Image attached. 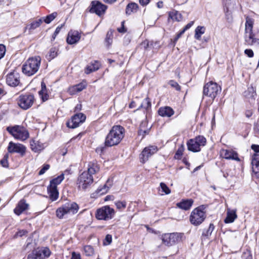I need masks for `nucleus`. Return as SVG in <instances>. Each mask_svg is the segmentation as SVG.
<instances>
[{
	"instance_id": "f257e3e1",
	"label": "nucleus",
	"mask_w": 259,
	"mask_h": 259,
	"mask_svg": "<svg viewBox=\"0 0 259 259\" xmlns=\"http://www.w3.org/2000/svg\"><path fill=\"white\" fill-rule=\"evenodd\" d=\"M124 133L125 129L123 126L120 125L113 126L105 138L104 146L101 147L97 150L100 149L101 152L103 153L106 147L117 145L124 138Z\"/></svg>"
},
{
	"instance_id": "f03ea898",
	"label": "nucleus",
	"mask_w": 259,
	"mask_h": 259,
	"mask_svg": "<svg viewBox=\"0 0 259 259\" xmlns=\"http://www.w3.org/2000/svg\"><path fill=\"white\" fill-rule=\"evenodd\" d=\"M100 167L97 161L90 162L87 171H84L77 179V184L79 189L85 190L93 183V175L99 172Z\"/></svg>"
},
{
	"instance_id": "7ed1b4c3",
	"label": "nucleus",
	"mask_w": 259,
	"mask_h": 259,
	"mask_svg": "<svg viewBox=\"0 0 259 259\" xmlns=\"http://www.w3.org/2000/svg\"><path fill=\"white\" fill-rule=\"evenodd\" d=\"M245 24V42L248 46L259 45V32L256 34L252 31L254 20L247 16Z\"/></svg>"
},
{
	"instance_id": "20e7f679",
	"label": "nucleus",
	"mask_w": 259,
	"mask_h": 259,
	"mask_svg": "<svg viewBox=\"0 0 259 259\" xmlns=\"http://www.w3.org/2000/svg\"><path fill=\"white\" fill-rule=\"evenodd\" d=\"M40 63L41 58L38 56L29 58L22 66L23 73L28 76L34 75L38 71Z\"/></svg>"
},
{
	"instance_id": "39448f33",
	"label": "nucleus",
	"mask_w": 259,
	"mask_h": 259,
	"mask_svg": "<svg viewBox=\"0 0 259 259\" xmlns=\"http://www.w3.org/2000/svg\"><path fill=\"white\" fill-rule=\"evenodd\" d=\"M206 206L204 205L195 208L190 216V221L194 226L200 225L206 218L205 212L204 210Z\"/></svg>"
},
{
	"instance_id": "423d86ee",
	"label": "nucleus",
	"mask_w": 259,
	"mask_h": 259,
	"mask_svg": "<svg viewBox=\"0 0 259 259\" xmlns=\"http://www.w3.org/2000/svg\"><path fill=\"white\" fill-rule=\"evenodd\" d=\"M7 131L12 135L15 139L25 141L29 137V132L23 126L15 125L14 126H8Z\"/></svg>"
},
{
	"instance_id": "0eeeda50",
	"label": "nucleus",
	"mask_w": 259,
	"mask_h": 259,
	"mask_svg": "<svg viewBox=\"0 0 259 259\" xmlns=\"http://www.w3.org/2000/svg\"><path fill=\"white\" fill-rule=\"evenodd\" d=\"M115 215V210L109 205L102 206L96 210V218L98 220L108 221L112 219Z\"/></svg>"
},
{
	"instance_id": "6e6552de",
	"label": "nucleus",
	"mask_w": 259,
	"mask_h": 259,
	"mask_svg": "<svg viewBox=\"0 0 259 259\" xmlns=\"http://www.w3.org/2000/svg\"><path fill=\"white\" fill-rule=\"evenodd\" d=\"M221 91V87L217 83L211 81L204 85L203 93V95L213 100Z\"/></svg>"
},
{
	"instance_id": "1a4fd4ad",
	"label": "nucleus",
	"mask_w": 259,
	"mask_h": 259,
	"mask_svg": "<svg viewBox=\"0 0 259 259\" xmlns=\"http://www.w3.org/2000/svg\"><path fill=\"white\" fill-rule=\"evenodd\" d=\"M184 236L182 233L164 234L162 236V243L168 246H172L180 242Z\"/></svg>"
},
{
	"instance_id": "9d476101",
	"label": "nucleus",
	"mask_w": 259,
	"mask_h": 259,
	"mask_svg": "<svg viewBox=\"0 0 259 259\" xmlns=\"http://www.w3.org/2000/svg\"><path fill=\"white\" fill-rule=\"evenodd\" d=\"M34 101V97L32 94H26L19 96L17 104L22 109L27 110L32 106Z\"/></svg>"
},
{
	"instance_id": "9b49d317",
	"label": "nucleus",
	"mask_w": 259,
	"mask_h": 259,
	"mask_svg": "<svg viewBox=\"0 0 259 259\" xmlns=\"http://www.w3.org/2000/svg\"><path fill=\"white\" fill-rule=\"evenodd\" d=\"M107 8V6L103 4L101 2L98 1H93L91 3L88 9L90 13H95L100 16L105 13Z\"/></svg>"
},
{
	"instance_id": "f8f14e48",
	"label": "nucleus",
	"mask_w": 259,
	"mask_h": 259,
	"mask_svg": "<svg viewBox=\"0 0 259 259\" xmlns=\"http://www.w3.org/2000/svg\"><path fill=\"white\" fill-rule=\"evenodd\" d=\"M86 116L82 113H78L72 116L71 119L66 122V126L70 128H75L78 127L80 123L85 121Z\"/></svg>"
},
{
	"instance_id": "ddd939ff",
	"label": "nucleus",
	"mask_w": 259,
	"mask_h": 259,
	"mask_svg": "<svg viewBox=\"0 0 259 259\" xmlns=\"http://www.w3.org/2000/svg\"><path fill=\"white\" fill-rule=\"evenodd\" d=\"M157 150V147L155 146L145 147L140 155V161L144 163L148 160L149 157L155 153Z\"/></svg>"
},
{
	"instance_id": "4468645a",
	"label": "nucleus",
	"mask_w": 259,
	"mask_h": 259,
	"mask_svg": "<svg viewBox=\"0 0 259 259\" xmlns=\"http://www.w3.org/2000/svg\"><path fill=\"white\" fill-rule=\"evenodd\" d=\"M8 151L10 153H17L23 156L26 152V147L21 144L10 142L8 147Z\"/></svg>"
},
{
	"instance_id": "2eb2a0df",
	"label": "nucleus",
	"mask_w": 259,
	"mask_h": 259,
	"mask_svg": "<svg viewBox=\"0 0 259 259\" xmlns=\"http://www.w3.org/2000/svg\"><path fill=\"white\" fill-rule=\"evenodd\" d=\"M6 82L11 87H16L20 83V75L16 71L11 72L7 74Z\"/></svg>"
},
{
	"instance_id": "dca6fc26",
	"label": "nucleus",
	"mask_w": 259,
	"mask_h": 259,
	"mask_svg": "<svg viewBox=\"0 0 259 259\" xmlns=\"http://www.w3.org/2000/svg\"><path fill=\"white\" fill-rule=\"evenodd\" d=\"M221 154L223 155V158L226 159L234 160L238 162L241 161L237 152L233 150L222 149Z\"/></svg>"
},
{
	"instance_id": "f3484780",
	"label": "nucleus",
	"mask_w": 259,
	"mask_h": 259,
	"mask_svg": "<svg viewBox=\"0 0 259 259\" xmlns=\"http://www.w3.org/2000/svg\"><path fill=\"white\" fill-rule=\"evenodd\" d=\"M29 207V204L26 203L24 199L20 200L16 207L14 209V212L17 215L21 214L25 210H27Z\"/></svg>"
},
{
	"instance_id": "a211bd4d",
	"label": "nucleus",
	"mask_w": 259,
	"mask_h": 259,
	"mask_svg": "<svg viewBox=\"0 0 259 259\" xmlns=\"http://www.w3.org/2000/svg\"><path fill=\"white\" fill-rule=\"evenodd\" d=\"M80 34L77 31H71L69 32L68 37L66 39L67 42L69 45H73L77 43L80 39Z\"/></svg>"
},
{
	"instance_id": "6ab92c4d",
	"label": "nucleus",
	"mask_w": 259,
	"mask_h": 259,
	"mask_svg": "<svg viewBox=\"0 0 259 259\" xmlns=\"http://www.w3.org/2000/svg\"><path fill=\"white\" fill-rule=\"evenodd\" d=\"M63 206L65 207L68 214L76 213L79 209L78 205L74 202H66Z\"/></svg>"
},
{
	"instance_id": "aec40b11",
	"label": "nucleus",
	"mask_w": 259,
	"mask_h": 259,
	"mask_svg": "<svg viewBox=\"0 0 259 259\" xmlns=\"http://www.w3.org/2000/svg\"><path fill=\"white\" fill-rule=\"evenodd\" d=\"M194 201L192 199H182L180 202L176 204L177 207L185 210H189Z\"/></svg>"
},
{
	"instance_id": "412c9836",
	"label": "nucleus",
	"mask_w": 259,
	"mask_h": 259,
	"mask_svg": "<svg viewBox=\"0 0 259 259\" xmlns=\"http://www.w3.org/2000/svg\"><path fill=\"white\" fill-rule=\"evenodd\" d=\"M158 114L162 117H171L174 114V110L170 107L164 106L160 107L158 110Z\"/></svg>"
},
{
	"instance_id": "4be33fe9",
	"label": "nucleus",
	"mask_w": 259,
	"mask_h": 259,
	"mask_svg": "<svg viewBox=\"0 0 259 259\" xmlns=\"http://www.w3.org/2000/svg\"><path fill=\"white\" fill-rule=\"evenodd\" d=\"M47 190L50 198L52 201H55L58 198L59 192L56 186L49 185Z\"/></svg>"
},
{
	"instance_id": "5701e85b",
	"label": "nucleus",
	"mask_w": 259,
	"mask_h": 259,
	"mask_svg": "<svg viewBox=\"0 0 259 259\" xmlns=\"http://www.w3.org/2000/svg\"><path fill=\"white\" fill-rule=\"evenodd\" d=\"M237 218L236 210H231L227 209V216L224 220V222L226 224L232 223L234 222L235 219Z\"/></svg>"
},
{
	"instance_id": "b1692460",
	"label": "nucleus",
	"mask_w": 259,
	"mask_h": 259,
	"mask_svg": "<svg viewBox=\"0 0 259 259\" xmlns=\"http://www.w3.org/2000/svg\"><path fill=\"white\" fill-rule=\"evenodd\" d=\"M251 169L254 177L259 179V157L257 158H251Z\"/></svg>"
},
{
	"instance_id": "393cba45",
	"label": "nucleus",
	"mask_w": 259,
	"mask_h": 259,
	"mask_svg": "<svg viewBox=\"0 0 259 259\" xmlns=\"http://www.w3.org/2000/svg\"><path fill=\"white\" fill-rule=\"evenodd\" d=\"M188 149L193 152H199L201 150L199 144L195 141L194 139H190L187 143Z\"/></svg>"
},
{
	"instance_id": "a878e982",
	"label": "nucleus",
	"mask_w": 259,
	"mask_h": 259,
	"mask_svg": "<svg viewBox=\"0 0 259 259\" xmlns=\"http://www.w3.org/2000/svg\"><path fill=\"white\" fill-rule=\"evenodd\" d=\"M30 145L31 150L35 152L40 151L44 148V144L42 143L39 141H35L34 140L30 141Z\"/></svg>"
},
{
	"instance_id": "bb28decb",
	"label": "nucleus",
	"mask_w": 259,
	"mask_h": 259,
	"mask_svg": "<svg viewBox=\"0 0 259 259\" xmlns=\"http://www.w3.org/2000/svg\"><path fill=\"white\" fill-rule=\"evenodd\" d=\"M139 6L137 4L135 3H129L126 7L125 13L126 15H130L132 13H136L137 12Z\"/></svg>"
},
{
	"instance_id": "cd10ccee",
	"label": "nucleus",
	"mask_w": 259,
	"mask_h": 259,
	"mask_svg": "<svg viewBox=\"0 0 259 259\" xmlns=\"http://www.w3.org/2000/svg\"><path fill=\"white\" fill-rule=\"evenodd\" d=\"M41 90L39 91L38 93L41 96L42 101L45 102L48 100L49 95L47 93L46 85L43 81L41 82Z\"/></svg>"
},
{
	"instance_id": "c85d7f7f",
	"label": "nucleus",
	"mask_w": 259,
	"mask_h": 259,
	"mask_svg": "<svg viewBox=\"0 0 259 259\" xmlns=\"http://www.w3.org/2000/svg\"><path fill=\"white\" fill-rule=\"evenodd\" d=\"M100 63L98 61H94L90 65L87 66L85 72L87 74H89L92 72L97 71L100 68Z\"/></svg>"
},
{
	"instance_id": "c756f323",
	"label": "nucleus",
	"mask_w": 259,
	"mask_h": 259,
	"mask_svg": "<svg viewBox=\"0 0 259 259\" xmlns=\"http://www.w3.org/2000/svg\"><path fill=\"white\" fill-rule=\"evenodd\" d=\"M182 16L181 13L176 11L170 12L168 15V19H171L173 21H180L181 20Z\"/></svg>"
},
{
	"instance_id": "7c9ffc66",
	"label": "nucleus",
	"mask_w": 259,
	"mask_h": 259,
	"mask_svg": "<svg viewBox=\"0 0 259 259\" xmlns=\"http://www.w3.org/2000/svg\"><path fill=\"white\" fill-rule=\"evenodd\" d=\"M205 28L204 26H198L195 30L194 37L197 40H200L201 35L204 33Z\"/></svg>"
},
{
	"instance_id": "2f4dec72",
	"label": "nucleus",
	"mask_w": 259,
	"mask_h": 259,
	"mask_svg": "<svg viewBox=\"0 0 259 259\" xmlns=\"http://www.w3.org/2000/svg\"><path fill=\"white\" fill-rule=\"evenodd\" d=\"M42 23V18H40L36 21H33L30 24L27 25L25 29H28L29 30H34L36 28L38 27Z\"/></svg>"
},
{
	"instance_id": "473e14b6",
	"label": "nucleus",
	"mask_w": 259,
	"mask_h": 259,
	"mask_svg": "<svg viewBox=\"0 0 259 259\" xmlns=\"http://www.w3.org/2000/svg\"><path fill=\"white\" fill-rule=\"evenodd\" d=\"M64 174H62L60 176L57 177L52 179L50 182V185L52 186H56L57 187V185L60 184L62 181L64 180Z\"/></svg>"
},
{
	"instance_id": "72a5a7b5",
	"label": "nucleus",
	"mask_w": 259,
	"mask_h": 259,
	"mask_svg": "<svg viewBox=\"0 0 259 259\" xmlns=\"http://www.w3.org/2000/svg\"><path fill=\"white\" fill-rule=\"evenodd\" d=\"M56 216L60 219H62L65 215L68 214L63 205L57 208L56 211Z\"/></svg>"
},
{
	"instance_id": "f704fd0d",
	"label": "nucleus",
	"mask_w": 259,
	"mask_h": 259,
	"mask_svg": "<svg viewBox=\"0 0 259 259\" xmlns=\"http://www.w3.org/2000/svg\"><path fill=\"white\" fill-rule=\"evenodd\" d=\"M214 229V226L213 224L210 223L209 224V227L207 229H204L203 230L202 233V236L205 237L207 238H209L211 234L212 231H213Z\"/></svg>"
},
{
	"instance_id": "c9c22d12",
	"label": "nucleus",
	"mask_w": 259,
	"mask_h": 259,
	"mask_svg": "<svg viewBox=\"0 0 259 259\" xmlns=\"http://www.w3.org/2000/svg\"><path fill=\"white\" fill-rule=\"evenodd\" d=\"M36 249L37 251L40 252L42 259L49 257L51 254V251L48 247H44L41 249L37 248Z\"/></svg>"
},
{
	"instance_id": "e433bc0d",
	"label": "nucleus",
	"mask_w": 259,
	"mask_h": 259,
	"mask_svg": "<svg viewBox=\"0 0 259 259\" xmlns=\"http://www.w3.org/2000/svg\"><path fill=\"white\" fill-rule=\"evenodd\" d=\"M27 259H42V257L40 252L37 251V249H34L28 254Z\"/></svg>"
},
{
	"instance_id": "4c0bfd02",
	"label": "nucleus",
	"mask_w": 259,
	"mask_h": 259,
	"mask_svg": "<svg viewBox=\"0 0 259 259\" xmlns=\"http://www.w3.org/2000/svg\"><path fill=\"white\" fill-rule=\"evenodd\" d=\"M151 104L150 99L148 97H147L143 101L140 106L137 109V110H140L141 108H144L147 110L151 108Z\"/></svg>"
},
{
	"instance_id": "58836bf2",
	"label": "nucleus",
	"mask_w": 259,
	"mask_h": 259,
	"mask_svg": "<svg viewBox=\"0 0 259 259\" xmlns=\"http://www.w3.org/2000/svg\"><path fill=\"white\" fill-rule=\"evenodd\" d=\"M57 56V52L55 48H52L48 54L46 55V58L48 60L51 61Z\"/></svg>"
},
{
	"instance_id": "ea45409f",
	"label": "nucleus",
	"mask_w": 259,
	"mask_h": 259,
	"mask_svg": "<svg viewBox=\"0 0 259 259\" xmlns=\"http://www.w3.org/2000/svg\"><path fill=\"white\" fill-rule=\"evenodd\" d=\"M84 254L86 256H92L94 254V249L91 245H85L83 247Z\"/></svg>"
},
{
	"instance_id": "a19ab883",
	"label": "nucleus",
	"mask_w": 259,
	"mask_h": 259,
	"mask_svg": "<svg viewBox=\"0 0 259 259\" xmlns=\"http://www.w3.org/2000/svg\"><path fill=\"white\" fill-rule=\"evenodd\" d=\"M195 141L199 144V146H204L206 143V140L205 137L202 136H198L194 139Z\"/></svg>"
},
{
	"instance_id": "79ce46f5",
	"label": "nucleus",
	"mask_w": 259,
	"mask_h": 259,
	"mask_svg": "<svg viewBox=\"0 0 259 259\" xmlns=\"http://www.w3.org/2000/svg\"><path fill=\"white\" fill-rule=\"evenodd\" d=\"M57 16V13L54 12L50 15H47L44 19V22L47 24L50 23Z\"/></svg>"
},
{
	"instance_id": "37998d69",
	"label": "nucleus",
	"mask_w": 259,
	"mask_h": 259,
	"mask_svg": "<svg viewBox=\"0 0 259 259\" xmlns=\"http://www.w3.org/2000/svg\"><path fill=\"white\" fill-rule=\"evenodd\" d=\"M251 149L255 152L252 155L251 158H259V145L252 144Z\"/></svg>"
},
{
	"instance_id": "c03bdc74",
	"label": "nucleus",
	"mask_w": 259,
	"mask_h": 259,
	"mask_svg": "<svg viewBox=\"0 0 259 259\" xmlns=\"http://www.w3.org/2000/svg\"><path fill=\"white\" fill-rule=\"evenodd\" d=\"M9 154L8 153L5 154L3 158L0 160V164L2 166L5 168L9 167V162H8V158H9Z\"/></svg>"
},
{
	"instance_id": "a18cd8bd",
	"label": "nucleus",
	"mask_w": 259,
	"mask_h": 259,
	"mask_svg": "<svg viewBox=\"0 0 259 259\" xmlns=\"http://www.w3.org/2000/svg\"><path fill=\"white\" fill-rule=\"evenodd\" d=\"M184 150V147L183 145H181L180 147L178 148V149L177 150L174 158L176 159H181V157L183 154V151Z\"/></svg>"
},
{
	"instance_id": "49530a36",
	"label": "nucleus",
	"mask_w": 259,
	"mask_h": 259,
	"mask_svg": "<svg viewBox=\"0 0 259 259\" xmlns=\"http://www.w3.org/2000/svg\"><path fill=\"white\" fill-rule=\"evenodd\" d=\"M87 87V85L84 82H81L78 83L75 85H74L73 88L74 91L76 92H79L84 89Z\"/></svg>"
},
{
	"instance_id": "de8ad7c7",
	"label": "nucleus",
	"mask_w": 259,
	"mask_h": 259,
	"mask_svg": "<svg viewBox=\"0 0 259 259\" xmlns=\"http://www.w3.org/2000/svg\"><path fill=\"white\" fill-rule=\"evenodd\" d=\"M112 37H113V31L111 30L108 31L105 38L106 42L108 44V45L111 44L112 42Z\"/></svg>"
},
{
	"instance_id": "09e8293b",
	"label": "nucleus",
	"mask_w": 259,
	"mask_h": 259,
	"mask_svg": "<svg viewBox=\"0 0 259 259\" xmlns=\"http://www.w3.org/2000/svg\"><path fill=\"white\" fill-rule=\"evenodd\" d=\"M115 205L119 210H123L126 207V203L125 201H118L115 202Z\"/></svg>"
},
{
	"instance_id": "8fccbe9b",
	"label": "nucleus",
	"mask_w": 259,
	"mask_h": 259,
	"mask_svg": "<svg viewBox=\"0 0 259 259\" xmlns=\"http://www.w3.org/2000/svg\"><path fill=\"white\" fill-rule=\"evenodd\" d=\"M160 187L162 190V191L165 194H169L170 193V190L165 183L163 182L160 183Z\"/></svg>"
},
{
	"instance_id": "3c124183",
	"label": "nucleus",
	"mask_w": 259,
	"mask_h": 259,
	"mask_svg": "<svg viewBox=\"0 0 259 259\" xmlns=\"http://www.w3.org/2000/svg\"><path fill=\"white\" fill-rule=\"evenodd\" d=\"M168 84L170 85L172 88H175L177 91H179L181 90L180 85L177 82L173 80H170L168 82Z\"/></svg>"
},
{
	"instance_id": "603ef678",
	"label": "nucleus",
	"mask_w": 259,
	"mask_h": 259,
	"mask_svg": "<svg viewBox=\"0 0 259 259\" xmlns=\"http://www.w3.org/2000/svg\"><path fill=\"white\" fill-rule=\"evenodd\" d=\"M108 182V181H107V183ZM109 188V187L107 186V184H105L103 187L102 188H98L97 190V192L98 193H100L101 194H104V193H105L107 192L108 189Z\"/></svg>"
},
{
	"instance_id": "864d4df0",
	"label": "nucleus",
	"mask_w": 259,
	"mask_h": 259,
	"mask_svg": "<svg viewBox=\"0 0 259 259\" xmlns=\"http://www.w3.org/2000/svg\"><path fill=\"white\" fill-rule=\"evenodd\" d=\"M143 124V123H142V124L140 125V128L138 131V135L139 136H142V138H143L145 137V136L146 135L148 134V133H149V131L148 130H142L141 128Z\"/></svg>"
},
{
	"instance_id": "5fc2aeb1",
	"label": "nucleus",
	"mask_w": 259,
	"mask_h": 259,
	"mask_svg": "<svg viewBox=\"0 0 259 259\" xmlns=\"http://www.w3.org/2000/svg\"><path fill=\"white\" fill-rule=\"evenodd\" d=\"M50 166L49 164H45L43 165L41 169L38 172V175H42L44 174L46 172V171L50 168Z\"/></svg>"
},
{
	"instance_id": "6e6d98bb",
	"label": "nucleus",
	"mask_w": 259,
	"mask_h": 259,
	"mask_svg": "<svg viewBox=\"0 0 259 259\" xmlns=\"http://www.w3.org/2000/svg\"><path fill=\"white\" fill-rule=\"evenodd\" d=\"M6 51L5 46L3 44H0V60L4 57Z\"/></svg>"
},
{
	"instance_id": "4d7b16f0",
	"label": "nucleus",
	"mask_w": 259,
	"mask_h": 259,
	"mask_svg": "<svg viewBox=\"0 0 259 259\" xmlns=\"http://www.w3.org/2000/svg\"><path fill=\"white\" fill-rule=\"evenodd\" d=\"M62 26H63V25H61V26H58L56 28V30H55V32H54V33H53V35H52V40H54L55 39V38H56V36H57V35L58 34V33L60 32V30H61V28H62Z\"/></svg>"
},
{
	"instance_id": "13d9d810",
	"label": "nucleus",
	"mask_w": 259,
	"mask_h": 259,
	"mask_svg": "<svg viewBox=\"0 0 259 259\" xmlns=\"http://www.w3.org/2000/svg\"><path fill=\"white\" fill-rule=\"evenodd\" d=\"M244 54L248 57L251 58L253 57L254 53L251 49H246L244 51Z\"/></svg>"
},
{
	"instance_id": "bf43d9fd",
	"label": "nucleus",
	"mask_w": 259,
	"mask_h": 259,
	"mask_svg": "<svg viewBox=\"0 0 259 259\" xmlns=\"http://www.w3.org/2000/svg\"><path fill=\"white\" fill-rule=\"evenodd\" d=\"M28 233V231L26 230H19L18 232L16 233L15 234V236L17 237H22L23 236L25 235L26 234Z\"/></svg>"
},
{
	"instance_id": "052dcab7",
	"label": "nucleus",
	"mask_w": 259,
	"mask_h": 259,
	"mask_svg": "<svg viewBox=\"0 0 259 259\" xmlns=\"http://www.w3.org/2000/svg\"><path fill=\"white\" fill-rule=\"evenodd\" d=\"M112 237L111 235L107 234L105 236V241H106L107 242V244H106L107 245L110 244L112 242Z\"/></svg>"
},
{
	"instance_id": "680f3d73",
	"label": "nucleus",
	"mask_w": 259,
	"mask_h": 259,
	"mask_svg": "<svg viewBox=\"0 0 259 259\" xmlns=\"http://www.w3.org/2000/svg\"><path fill=\"white\" fill-rule=\"evenodd\" d=\"M194 24V21H191L188 23L182 30L183 32H185L186 30L190 28Z\"/></svg>"
},
{
	"instance_id": "e2e57ef3",
	"label": "nucleus",
	"mask_w": 259,
	"mask_h": 259,
	"mask_svg": "<svg viewBox=\"0 0 259 259\" xmlns=\"http://www.w3.org/2000/svg\"><path fill=\"white\" fill-rule=\"evenodd\" d=\"M71 259H81L80 254L77 253L75 252H73L71 254Z\"/></svg>"
},
{
	"instance_id": "0e129e2a",
	"label": "nucleus",
	"mask_w": 259,
	"mask_h": 259,
	"mask_svg": "<svg viewBox=\"0 0 259 259\" xmlns=\"http://www.w3.org/2000/svg\"><path fill=\"white\" fill-rule=\"evenodd\" d=\"M254 131L259 134V120H257L256 122L254 123L253 127Z\"/></svg>"
},
{
	"instance_id": "69168bd1",
	"label": "nucleus",
	"mask_w": 259,
	"mask_h": 259,
	"mask_svg": "<svg viewBox=\"0 0 259 259\" xmlns=\"http://www.w3.org/2000/svg\"><path fill=\"white\" fill-rule=\"evenodd\" d=\"M248 92L249 93H251V95H250L251 97H254V96H256L255 91L254 89L251 87L250 88H249L248 89Z\"/></svg>"
},
{
	"instance_id": "338daca9",
	"label": "nucleus",
	"mask_w": 259,
	"mask_h": 259,
	"mask_svg": "<svg viewBox=\"0 0 259 259\" xmlns=\"http://www.w3.org/2000/svg\"><path fill=\"white\" fill-rule=\"evenodd\" d=\"M124 22H122V27L117 29V30L120 33H125L126 31V28L124 26Z\"/></svg>"
},
{
	"instance_id": "774afa93",
	"label": "nucleus",
	"mask_w": 259,
	"mask_h": 259,
	"mask_svg": "<svg viewBox=\"0 0 259 259\" xmlns=\"http://www.w3.org/2000/svg\"><path fill=\"white\" fill-rule=\"evenodd\" d=\"M150 2V0H139L140 4L143 6L147 5Z\"/></svg>"
}]
</instances>
